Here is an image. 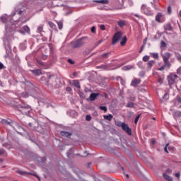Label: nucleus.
Here are the masks:
<instances>
[{
  "label": "nucleus",
  "mask_w": 181,
  "mask_h": 181,
  "mask_svg": "<svg viewBox=\"0 0 181 181\" xmlns=\"http://www.w3.org/2000/svg\"><path fill=\"white\" fill-rule=\"evenodd\" d=\"M99 108L102 110V111H104L105 112H107V107L105 106H100Z\"/></svg>",
  "instance_id": "obj_33"
},
{
  "label": "nucleus",
  "mask_w": 181,
  "mask_h": 181,
  "mask_svg": "<svg viewBox=\"0 0 181 181\" xmlns=\"http://www.w3.org/2000/svg\"><path fill=\"white\" fill-rule=\"evenodd\" d=\"M135 106V103H132V102H128L126 107L127 108H134V107Z\"/></svg>",
  "instance_id": "obj_17"
},
{
  "label": "nucleus",
  "mask_w": 181,
  "mask_h": 181,
  "mask_svg": "<svg viewBox=\"0 0 181 181\" xmlns=\"http://www.w3.org/2000/svg\"><path fill=\"white\" fill-rule=\"evenodd\" d=\"M121 80V84H122L123 86L125 85V81H124L122 78H120Z\"/></svg>",
  "instance_id": "obj_52"
},
{
  "label": "nucleus",
  "mask_w": 181,
  "mask_h": 181,
  "mask_svg": "<svg viewBox=\"0 0 181 181\" xmlns=\"http://www.w3.org/2000/svg\"><path fill=\"white\" fill-rule=\"evenodd\" d=\"M116 125H117V127H120L121 128H122V125L124 124V122L117 121L115 122Z\"/></svg>",
  "instance_id": "obj_30"
},
{
  "label": "nucleus",
  "mask_w": 181,
  "mask_h": 181,
  "mask_svg": "<svg viewBox=\"0 0 181 181\" xmlns=\"http://www.w3.org/2000/svg\"><path fill=\"white\" fill-rule=\"evenodd\" d=\"M23 12V11H20L18 12V14H19V15H22Z\"/></svg>",
  "instance_id": "obj_62"
},
{
  "label": "nucleus",
  "mask_w": 181,
  "mask_h": 181,
  "mask_svg": "<svg viewBox=\"0 0 181 181\" xmlns=\"http://www.w3.org/2000/svg\"><path fill=\"white\" fill-rule=\"evenodd\" d=\"M48 25H49L52 29H56V25H54V23H53L52 22H48Z\"/></svg>",
  "instance_id": "obj_26"
},
{
  "label": "nucleus",
  "mask_w": 181,
  "mask_h": 181,
  "mask_svg": "<svg viewBox=\"0 0 181 181\" xmlns=\"http://www.w3.org/2000/svg\"><path fill=\"white\" fill-rule=\"evenodd\" d=\"M122 129H123L124 132H127L128 135H132V130L131 129V128H129V126H128V124L123 123L122 126Z\"/></svg>",
  "instance_id": "obj_6"
},
{
  "label": "nucleus",
  "mask_w": 181,
  "mask_h": 181,
  "mask_svg": "<svg viewBox=\"0 0 181 181\" xmlns=\"http://www.w3.org/2000/svg\"><path fill=\"white\" fill-rule=\"evenodd\" d=\"M5 69V66H4V64L0 62V70H4Z\"/></svg>",
  "instance_id": "obj_43"
},
{
  "label": "nucleus",
  "mask_w": 181,
  "mask_h": 181,
  "mask_svg": "<svg viewBox=\"0 0 181 181\" xmlns=\"http://www.w3.org/2000/svg\"><path fill=\"white\" fill-rule=\"evenodd\" d=\"M155 142H156L155 140L151 141V144H155Z\"/></svg>",
  "instance_id": "obj_63"
},
{
  "label": "nucleus",
  "mask_w": 181,
  "mask_h": 181,
  "mask_svg": "<svg viewBox=\"0 0 181 181\" xmlns=\"http://www.w3.org/2000/svg\"><path fill=\"white\" fill-rule=\"evenodd\" d=\"M152 57H153V59H159V54L156 53V52H153L151 53Z\"/></svg>",
  "instance_id": "obj_24"
},
{
  "label": "nucleus",
  "mask_w": 181,
  "mask_h": 181,
  "mask_svg": "<svg viewBox=\"0 0 181 181\" xmlns=\"http://www.w3.org/2000/svg\"><path fill=\"white\" fill-rule=\"evenodd\" d=\"M37 32L39 33H40L41 32H43V25H40L38 28H37Z\"/></svg>",
  "instance_id": "obj_34"
},
{
  "label": "nucleus",
  "mask_w": 181,
  "mask_h": 181,
  "mask_svg": "<svg viewBox=\"0 0 181 181\" xmlns=\"http://www.w3.org/2000/svg\"><path fill=\"white\" fill-rule=\"evenodd\" d=\"M91 32H92V33H95V27H92L91 28Z\"/></svg>",
  "instance_id": "obj_50"
},
{
  "label": "nucleus",
  "mask_w": 181,
  "mask_h": 181,
  "mask_svg": "<svg viewBox=\"0 0 181 181\" xmlns=\"http://www.w3.org/2000/svg\"><path fill=\"white\" fill-rule=\"evenodd\" d=\"M1 122H2V124H6V125H9V122H8V121H6V120H5V119H3L2 121H1Z\"/></svg>",
  "instance_id": "obj_41"
},
{
  "label": "nucleus",
  "mask_w": 181,
  "mask_h": 181,
  "mask_svg": "<svg viewBox=\"0 0 181 181\" xmlns=\"http://www.w3.org/2000/svg\"><path fill=\"white\" fill-rule=\"evenodd\" d=\"M134 66H131V65H127L123 67V70H131V69H133Z\"/></svg>",
  "instance_id": "obj_25"
},
{
  "label": "nucleus",
  "mask_w": 181,
  "mask_h": 181,
  "mask_svg": "<svg viewBox=\"0 0 181 181\" xmlns=\"http://www.w3.org/2000/svg\"><path fill=\"white\" fill-rule=\"evenodd\" d=\"M163 177H164V179H165V180L173 181V179L167 174H163Z\"/></svg>",
  "instance_id": "obj_15"
},
{
  "label": "nucleus",
  "mask_w": 181,
  "mask_h": 181,
  "mask_svg": "<svg viewBox=\"0 0 181 181\" xmlns=\"http://www.w3.org/2000/svg\"><path fill=\"white\" fill-rule=\"evenodd\" d=\"M108 56H110V53L107 52V53H105V54H102L101 57L103 59H107V57H108Z\"/></svg>",
  "instance_id": "obj_32"
},
{
  "label": "nucleus",
  "mask_w": 181,
  "mask_h": 181,
  "mask_svg": "<svg viewBox=\"0 0 181 181\" xmlns=\"http://www.w3.org/2000/svg\"><path fill=\"white\" fill-rule=\"evenodd\" d=\"M36 62H37V63L38 64H42V62H40V61H39V59H37Z\"/></svg>",
  "instance_id": "obj_60"
},
{
  "label": "nucleus",
  "mask_w": 181,
  "mask_h": 181,
  "mask_svg": "<svg viewBox=\"0 0 181 181\" xmlns=\"http://www.w3.org/2000/svg\"><path fill=\"white\" fill-rule=\"evenodd\" d=\"M93 2H97L98 4H108V0H94Z\"/></svg>",
  "instance_id": "obj_18"
},
{
  "label": "nucleus",
  "mask_w": 181,
  "mask_h": 181,
  "mask_svg": "<svg viewBox=\"0 0 181 181\" xmlns=\"http://www.w3.org/2000/svg\"><path fill=\"white\" fill-rule=\"evenodd\" d=\"M126 43H127V36H124L122 38V41L120 42V45L121 46H124Z\"/></svg>",
  "instance_id": "obj_21"
},
{
  "label": "nucleus",
  "mask_w": 181,
  "mask_h": 181,
  "mask_svg": "<svg viewBox=\"0 0 181 181\" xmlns=\"http://www.w3.org/2000/svg\"><path fill=\"white\" fill-rule=\"evenodd\" d=\"M176 100H177V103H181V98L177 97Z\"/></svg>",
  "instance_id": "obj_53"
},
{
  "label": "nucleus",
  "mask_w": 181,
  "mask_h": 181,
  "mask_svg": "<svg viewBox=\"0 0 181 181\" xmlns=\"http://www.w3.org/2000/svg\"><path fill=\"white\" fill-rule=\"evenodd\" d=\"M90 119H91V115H88L86 116V121H90Z\"/></svg>",
  "instance_id": "obj_40"
},
{
  "label": "nucleus",
  "mask_w": 181,
  "mask_h": 181,
  "mask_svg": "<svg viewBox=\"0 0 181 181\" xmlns=\"http://www.w3.org/2000/svg\"><path fill=\"white\" fill-rule=\"evenodd\" d=\"M165 28V30H172V25H170V24H167Z\"/></svg>",
  "instance_id": "obj_29"
},
{
  "label": "nucleus",
  "mask_w": 181,
  "mask_h": 181,
  "mask_svg": "<svg viewBox=\"0 0 181 181\" xmlns=\"http://www.w3.org/2000/svg\"><path fill=\"white\" fill-rule=\"evenodd\" d=\"M163 98L164 100H168L169 98V95L168 93H165Z\"/></svg>",
  "instance_id": "obj_42"
},
{
  "label": "nucleus",
  "mask_w": 181,
  "mask_h": 181,
  "mask_svg": "<svg viewBox=\"0 0 181 181\" xmlns=\"http://www.w3.org/2000/svg\"><path fill=\"white\" fill-rule=\"evenodd\" d=\"M122 37V33L121 32H117L112 37V45H115L120 39Z\"/></svg>",
  "instance_id": "obj_3"
},
{
  "label": "nucleus",
  "mask_w": 181,
  "mask_h": 181,
  "mask_svg": "<svg viewBox=\"0 0 181 181\" xmlns=\"http://www.w3.org/2000/svg\"><path fill=\"white\" fill-rule=\"evenodd\" d=\"M153 64H155V61H149L147 63V66H148V69H152Z\"/></svg>",
  "instance_id": "obj_20"
},
{
  "label": "nucleus",
  "mask_w": 181,
  "mask_h": 181,
  "mask_svg": "<svg viewBox=\"0 0 181 181\" xmlns=\"http://www.w3.org/2000/svg\"><path fill=\"white\" fill-rule=\"evenodd\" d=\"M117 24L119 28H123V26H125V22L124 21H118Z\"/></svg>",
  "instance_id": "obj_23"
},
{
  "label": "nucleus",
  "mask_w": 181,
  "mask_h": 181,
  "mask_svg": "<svg viewBox=\"0 0 181 181\" xmlns=\"http://www.w3.org/2000/svg\"><path fill=\"white\" fill-rule=\"evenodd\" d=\"M98 95H100V93H91L89 98L90 101H94L97 98V97H98Z\"/></svg>",
  "instance_id": "obj_10"
},
{
  "label": "nucleus",
  "mask_w": 181,
  "mask_h": 181,
  "mask_svg": "<svg viewBox=\"0 0 181 181\" xmlns=\"http://www.w3.org/2000/svg\"><path fill=\"white\" fill-rule=\"evenodd\" d=\"M176 77H177V76H176V75L168 76V83L170 84H173V83H175V80Z\"/></svg>",
  "instance_id": "obj_8"
},
{
  "label": "nucleus",
  "mask_w": 181,
  "mask_h": 181,
  "mask_svg": "<svg viewBox=\"0 0 181 181\" xmlns=\"http://www.w3.org/2000/svg\"><path fill=\"white\" fill-rule=\"evenodd\" d=\"M165 67H166V66H165L164 65H163L162 67H160V68L158 69V70H159L160 71H163V70H165Z\"/></svg>",
  "instance_id": "obj_47"
},
{
  "label": "nucleus",
  "mask_w": 181,
  "mask_h": 181,
  "mask_svg": "<svg viewBox=\"0 0 181 181\" xmlns=\"http://www.w3.org/2000/svg\"><path fill=\"white\" fill-rule=\"evenodd\" d=\"M23 29L26 33H30V28H29L28 25H25L24 27H23Z\"/></svg>",
  "instance_id": "obj_22"
},
{
  "label": "nucleus",
  "mask_w": 181,
  "mask_h": 181,
  "mask_svg": "<svg viewBox=\"0 0 181 181\" xmlns=\"http://www.w3.org/2000/svg\"><path fill=\"white\" fill-rule=\"evenodd\" d=\"M168 146H169V143H168L164 148V151L166 153H169V151H168Z\"/></svg>",
  "instance_id": "obj_37"
},
{
  "label": "nucleus",
  "mask_w": 181,
  "mask_h": 181,
  "mask_svg": "<svg viewBox=\"0 0 181 181\" xmlns=\"http://www.w3.org/2000/svg\"><path fill=\"white\" fill-rule=\"evenodd\" d=\"M61 135H62V136H66V138L71 136V134L67 132H62Z\"/></svg>",
  "instance_id": "obj_19"
},
{
  "label": "nucleus",
  "mask_w": 181,
  "mask_h": 181,
  "mask_svg": "<svg viewBox=\"0 0 181 181\" xmlns=\"http://www.w3.org/2000/svg\"><path fill=\"white\" fill-rule=\"evenodd\" d=\"M72 86H74V87H76V88H80V82H78V80H74L72 81L71 83Z\"/></svg>",
  "instance_id": "obj_11"
},
{
  "label": "nucleus",
  "mask_w": 181,
  "mask_h": 181,
  "mask_svg": "<svg viewBox=\"0 0 181 181\" xmlns=\"http://www.w3.org/2000/svg\"><path fill=\"white\" fill-rule=\"evenodd\" d=\"M179 15H180V16L181 18V10L180 11Z\"/></svg>",
  "instance_id": "obj_64"
},
{
  "label": "nucleus",
  "mask_w": 181,
  "mask_h": 181,
  "mask_svg": "<svg viewBox=\"0 0 181 181\" xmlns=\"http://www.w3.org/2000/svg\"><path fill=\"white\" fill-rule=\"evenodd\" d=\"M100 43H103V40H100L96 42V46H98V45H100Z\"/></svg>",
  "instance_id": "obj_51"
},
{
  "label": "nucleus",
  "mask_w": 181,
  "mask_h": 181,
  "mask_svg": "<svg viewBox=\"0 0 181 181\" xmlns=\"http://www.w3.org/2000/svg\"><path fill=\"white\" fill-rule=\"evenodd\" d=\"M84 39H86V37H82L78 40H76L75 42H74V47L76 48H78V47H81V46H83V45H84V43H86L85 42H83Z\"/></svg>",
  "instance_id": "obj_4"
},
{
  "label": "nucleus",
  "mask_w": 181,
  "mask_h": 181,
  "mask_svg": "<svg viewBox=\"0 0 181 181\" xmlns=\"http://www.w3.org/2000/svg\"><path fill=\"white\" fill-rule=\"evenodd\" d=\"M129 100H130V101H135L136 98H135V96H132L129 98Z\"/></svg>",
  "instance_id": "obj_46"
},
{
  "label": "nucleus",
  "mask_w": 181,
  "mask_h": 181,
  "mask_svg": "<svg viewBox=\"0 0 181 181\" xmlns=\"http://www.w3.org/2000/svg\"><path fill=\"white\" fill-rule=\"evenodd\" d=\"M160 47H166V42L165 41L160 42Z\"/></svg>",
  "instance_id": "obj_36"
},
{
  "label": "nucleus",
  "mask_w": 181,
  "mask_h": 181,
  "mask_svg": "<svg viewBox=\"0 0 181 181\" xmlns=\"http://www.w3.org/2000/svg\"><path fill=\"white\" fill-rule=\"evenodd\" d=\"M66 91H71V88L67 87L66 88Z\"/></svg>",
  "instance_id": "obj_58"
},
{
  "label": "nucleus",
  "mask_w": 181,
  "mask_h": 181,
  "mask_svg": "<svg viewBox=\"0 0 181 181\" xmlns=\"http://www.w3.org/2000/svg\"><path fill=\"white\" fill-rule=\"evenodd\" d=\"M17 173H18V175H33V176H36V177H37V179L39 180H40V177H37V175H36L35 174H32L30 173H27V172H25V171H22L21 170H17Z\"/></svg>",
  "instance_id": "obj_7"
},
{
  "label": "nucleus",
  "mask_w": 181,
  "mask_h": 181,
  "mask_svg": "<svg viewBox=\"0 0 181 181\" xmlns=\"http://www.w3.org/2000/svg\"><path fill=\"white\" fill-rule=\"evenodd\" d=\"M57 25H58L59 29H60V30L63 29V22L59 21L57 23Z\"/></svg>",
  "instance_id": "obj_28"
},
{
  "label": "nucleus",
  "mask_w": 181,
  "mask_h": 181,
  "mask_svg": "<svg viewBox=\"0 0 181 181\" xmlns=\"http://www.w3.org/2000/svg\"><path fill=\"white\" fill-rule=\"evenodd\" d=\"M170 56H171V54L169 52H166L165 54V55L163 56L164 66H165V67H168V69H170V66H172V64L169 62V59H170Z\"/></svg>",
  "instance_id": "obj_2"
},
{
  "label": "nucleus",
  "mask_w": 181,
  "mask_h": 181,
  "mask_svg": "<svg viewBox=\"0 0 181 181\" xmlns=\"http://www.w3.org/2000/svg\"><path fill=\"white\" fill-rule=\"evenodd\" d=\"M32 73H33L35 76H40V74H42V71H40V69H35L33 70Z\"/></svg>",
  "instance_id": "obj_13"
},
{
  "label": "nucleus",
  "mask_w": 181,
  "mask_h": 181,
  "mask_svg": "<svg viewBox=\"0 0 181 181\" xmlns=\"http://www.w3.org/2000/svg\"><path fill=\"white\" fill-rule=\"evenodd\" d=\"M100 29H101V30H105V25H100Z\"/></svg>",
  "instance_id": "obj_48"
},
{
  "label": "nucleus",
  "mask_w": 181,
  "mask_h": 181,
  "mask_svg": "<svg viewBox=\"0 0 181 181\" xmlns=\"http://www.w3.org/2000/svg\"><path fill=\"white\" fill-rule=\"evenodd\" d=\"M174 117L175 118H179V117H181V112H180V111H179V110H177V111H175V112H174Z\"/></svg>",
  "instance_id": "obj_14"
},
{
  "label": "nucleus",
  "mask_w": 181,
  "mask_h": 181,
  "mask_svg": "<svg viewBox=\"0 0 181 181\" xmlns=\"http://www.w3.org/2000/svg\"><path fill=\"white\" fill-rule=\"evenodd\" d=\"M1 21L4 23H5L6 22V17H5V16H1Z\"/></svg>",
  "instance_id": "obj_38"
},
{
  "label": "nucleus",
  "mask_w": 181,
  "mask_h": 181,
  "mask_svg": "<svg viewBox=\"0 0 181 181\" xmlns=\"http://www.w3.org/2000/svg\"><path fill=\"white\" fill-rule=\"evenodd\" d=\"M141 117V115H139L136 117L134 119V124H138V121H139V117Z\"/></svg>",
  "instance_id": "obj_35"
},
{
  "label": "nucleus",
  "mask_w": 181,
  "mask_h": 181,
  "mask_svg": "<svg viewBox=\"0 0 181 181\" xmlns=\"http://www.w3.org/2000/svg\"><path fill=\"white\" fill-rule=\"evenodd\" d=\"M177 73H179L180 74V73H181V66L177 70Z\"/></svg>",
  "instance_id": "obj_57"
},
{
  "label": "nucleus",
  "mask_w": 181,
  "mask_h": 181,
  "mask_svg": "<svg viewBox=\"0 0 181 181\" xmlns=\"http://www.w3.org/2000/svg\"><path fill=\"white\" fill-rule=\"evenodd\" d=\"M59 79L55 76H50L47 81V84L48 86H52L54 88H57Z\"/></svg>",
  "instance_id": "obj_1"
},
{
  "label": "nucleus",
  "mask_w": 181,
  "mask_h": 181,
  "mask_svg": "<svg viewBox=\"0 0 181 181\" xmlns=\"http://www.w3.org/2000/svg\"><path fill=\"white\" fill-rule=\"evenodd\" d=\"M141 9H143V11H145V9H146V6L143 4L141 6Z\"/></svg>",
  "instance_id": "obj_54"
},
{
  "label": "nucleus",
  "mask_w": 181,
  "mask_h": 181,
  "mask_svg": "<svg viewBox=\"0 0 181 181\" xmlns=\"http://www.w3.org/2000/svg\"><path fill=\"white\" fill-rule=\"evenodd\" d=\"M168 12L170 14L172 13V8L170 7V6H169L168 8Z\"/></svg>",
  "instance_id": "obj_44"
},
{
  "label": "nucleus",
  "mask_w": 181,
  "mask_h": 181,
  "mask_svg": "<svg viewBox=\"0 0 181 181\" xmlns=\"http://www.w3.org/2000/svg\"><path fill=\"white\" fill-rule=\"evenodd\" d=\"M4 153H5V150L1 148L0 149V155H4Z\"/></svg>",
  "instance_id": "obj_49"
},
{
  "label": "nucleus",
  "mask_w": 181,
  "mask_h": 181,
  "mask_svg": "<svg viewBox=\"0 0 181 181\" xmlns=\"http://www.w3.org/2000/svg\"><path fill=\"white\" fill-rule=\"evenodd\" d=\"M32 110V109L29 107V105H22L20 107V111L23 113V114H26L28 115L29 113V112H30Z\"/></svg>",
  "instance_id": "obj_5"
},
{
  "label": "nucleus",
  "mask_w": 181,
  "mask_h": 181,
  "mask_svg": "<svg viewBox=\"0 0 181 181\" xmlns=\"http://www.w3.org/2000/svg\"><path fill=\"white\" fill-rule=\"evenodd\" d=\"M14 129L16 132H18V134H21V132L23 129V128L21 127H18V128H15Z\"/></svg>",
  "instance_id": "obj_27"
},
{
  "label": "nucleus",
  "mask_w": 181,
  "mask_h": 181,
  "mask_svg": "<svg viewBox=\"0 0 181 181\" xmlns=\"http://www.w3.org/2000/svg\"><path fill=\"white\" fill-rule=\"evenodd\" d=\"M103 117H104V119H107V121H111L112 118H114V116L110 114L108 115H104Z\"/></svg>",
  "instance_id": "obj_12"
},
{
  "label": "nucleus",
  "mask_w": 181,
  "mask_h": 181,
  "mask_svg": "<svg viewBox=\"0 0 181 181\" xmlns=\"http://www.w3.org/2000/svg\"><path fill=\"white\" fill-rule=\"evenodd\" d=\"M69 63H70V64H74V61H73L71 59H68Z\"/></svg>",
  "instance_id": "obj_45"
},
{
  "label": "nucleus",
  "mask_w": 181,
  "mask_h": 181,
  "mask_svg": "<svg viewBox=\"0 0 181 181\" xmlns=\"http://www.w3.org/2000/svg\"><path fill=\"white\" fill-rule=\"evenodd\" d=\"M149 59H150V57H149V56L145 55V56L143 57V62H148V61L149 60Z\"/></svg>",
  "instance_id": "obj_31"
},
{
  "label": "nucleus",
  "mask_w": 181,
  "mask_h": 181,
  "mask_svg": "<svg viewBox=\"0 0 181 181\" xmlns=\"http://www.w3.org/2000/svg\"><path fill=\"white\" fill-rule=\"evenodd\" d=\"M141 83V80L140 79H134L132 81L131 86L133 87H138L139 84Z\"/></svg>",
  "instance_id": "obj_9"
},
{
  "label": "nucleus",
  "mask_w": 181,
  "mask_h": 181,
  "mask_svg": "<svg viewBox=\"0 0 181 181\" xmlns=\"http://www.w3.org/2000/svg\"><path fill=\"white\" fill-rule=\"evenodd\" d=\"M176 57H177V60H179V62H180V63H181V55H180V54H176Z\"/></svg>",
  "instance_id": "obj_39"
},
{
  "label": "nucleus",
  "mask_w": 181,
  "mask_h": 181,
  "mask_svg": "<svg viewBox=\"0 0 181 181\" xmlns=\"http://www.w3.org/2000/svg\"><path fill=\"white\" fill-rule=\"evenodd\" d=\"M168 149H169V151H175V148H173L172 146H169Z\"/></svg>",
  "instance_id": "obj_56"
},
{
  "label": "nucleus",
  "mask_w": 181,
  "mask_h": 181,
  "mask_svg": "<svg viewBox=\"0 0 181 181\" xmlns=\"http://www.w3.org/2000/svg\"><path fill=\"white\" fill-rule=\"evenodd\" d=\"M144 47H145L144 45L141 46V50L139 51V53L142 52V51L144 50Z\"/></svg>",
  "instance_id": "obj_59"
},
{
  "label": "nucleus",
  "mask_w": 181,
  "mask_h": 181,
  "mask_svg": "<svg viewBox=\"0 0 181 181\" xmlns=\"http://www.w3.org/2000/svg\"><path fill=\"white\" fill-rule=\"evenodd\" d=\"M162 18V13H158L156 16V21L160 23V18Z\"/></svg>",
  "instance_id": "obj_16"
},
{
  "label": "nucleus",
  "mask_w": 181,
  "mask_h": 181,
  "mask_svg": "<svg viewBox=\"0 0 181 181\" xmlns=\"http://www.w3.org/2000/svg\"><path fill=\"white\" fill-rule=\"evenodd\" d=\"M158 83H162V78H159V79H158Z\"/></svg>",
  "instance_id": "obj_61"
},
{
  "label": "nucleus",
  "mask_w": 181,
  "mask_h": 181,
  "mask_svg": "<svg viewBox=\"0 0 181 181\" xmlns=\"http://www.w3.org/2000/svg\"><path fill=\"white\" fill-rule=\"evenodd\" d=\"M175 176H176V177L180 178V173H175Z\"/></svg>",
  "instance_id": "obj_55"
}]
</instances>
